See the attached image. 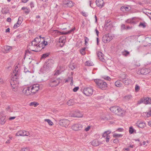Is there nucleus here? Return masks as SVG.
Segmentation results:
<instances>
[{"instance_id":"obj_1","label":"nucleus","mask_w":151,"mask_h":151,"mask_svg":"<svg viewBox=\"0 0 151 151\" xmlns=\"http://www.w3.org/2000/svg\"><path fill=\"white\" fill-rule=\"evenodd\" d=\"M47 44L44 37H36L28 45V48L30 50L35 52L40 51Z\"/></svg>"},{"instance_id":"obj_2","label":"nucleus","mask_w":151,"mask_h":151,"mask_svg":"<svg viewBox=\"0 0 151 151\" xmlns=\"http://www.w3.org/2000/svg\"><path fill=\"white\" fill-rule=\"evenodd\" d=\"M12 75V78L10 82L12 87L14 88L18 83L17 80L19 75L18 70H14Z\"/></svg>"},{"instance_id":"obj_3","label":"nucleus","mask_w":151,"mask_h":151,"mask_svg":"<svg viewBox=\"0 0 151 151\" xmlns=\"http://www.w3.org/2000/svg\"><path fill=\"white\" fill-rule=\"evenodd\" d=\"M110 110L114 113L119 116H122L124 115V111L120 107L114 106L110 108Z\"/></svg>"},{"instance_id":"obj_4","label":"nucleus","mask_w":151,"mask_h":151,"mask_svg":"<svg viewBox=\"0 0 151 151\" xmlns=\"http://www.w3.org/2000/svg\"><path fill=\"white\" fill-rule=\"evenodd\" d=\"M94 81L100 89L104 90L107 88V84L104 81L97 79H94Z\"/></svg>"},{"instance_id":"obj_5","label":"nucleus","mask_w":151,"mask_h":151,"mask_svg":"<svg viewBox=\"0 0 151 151\" xmlns=\"http://www.w3.org/2000/svg\"><path fill=\"white\" fill-rule=\"evenodd\" d=\"M33 95L35 93L40 89V85L38 84H33L29 87Z\"/></svg>"},{"instance_id":"obj_6","label":"nucleus","mask_w":151,"mask_h":151,"mask_svg":"<svg viewBox=\"0 0 151 151\" xmlns=\"http://www.w3.org/2000/svg\"><path fill=\"white\" fill-rule=\"evenodd\" d=\"M142 103H143L145 104H151V99L148 97H146L138 101L137 104H140Z\"/></svg>"},{"instance_id":"obj_7","label":"nucleus","mask_w":151,"mask_h":151,"mask_svg":"<svg viewBox=\"0 0 151 151\" xmlns=\"http://www.w3.org/2000/svg\"><path fill=\"white\" fill-rule=\"evenodd\" d=\"M93 89L92 88L88 87L84 88L83 93L86 96H90L93 93Z\"/></svg>"},{"instance_id":"obj_8","label":"nucleus","mask_w":151,"mask_h":151,"mask_svg":"<svg viewBox=\"0 0 151 151\" xmlns=\"http://www.w3.org/2000/svg\"><path fill=\"white\" fill-rule=\"evenodd\" d=\"M62 80L60 78H58L55 80H52L50 82L49 85L51 87H56L59 85Z\"/></svg>"},{"instance_id":"obj_9","label":"nucleus","mask_w":151,"mask_h":151,"mask_svg":"<svg viewBox=\"0 0 151 151\" xmlns=\"http://www.w3.org/2000/svg\"><path fill=\"white\" fill-rule=\"evenodd\" d=\"M112 38V37L111 35L107 34L103 36L102 40L104 43H106L109 42Z\"/></svg>"},{"instance_id":"obj_10","label":"nucleus","mask_w":151,"mask_h":151,"mask_svg":"<svg viewBox=\"0 0 151 151\" xmlns=\"http://www.w3.org/2000/svg\"><path fill=\"white\" fill-rule=\"evenodd\" d=\"M83 127L81 122H79L73 124L71 127L72 129L75 131H78L81 129Z\"/></svg>"},{"instance_id":"obj_11","label":"nucleus","mask_w":151,"mask_h":151,"mask_svg":"<svg viewBox=\"0 0 151 151\" xmlns=\"http://www.w3.org/2000/svg\"><path fill=\"white\" fill-rule=\"evenodd\" d=\"M70 123L69 121L66 119H62L59 121V124L60 125L65 127H67Z\"/></svg>"},{"instance_id":"obj_12","label":"nucleus","mask_w":151,"mask_h":151,"mask_svg":"<svg viewBox=\"0 0 151 151\" xmlns=\"http://www.w3.org/2000/svg\"><path fill=\"white\" fill-rule=\"evenodd\" d=\"M29 134L28 132L25 130H20L16 134L17 136H28Z\"/></svg>"},{"instance_id":"obj_13","label":"nucleus","mask_w":151,"mask_h":151,"mask_svg":"<svg viewBox=\"0 0 151 151\" xmlns=\"http://www.w3.org/2000/svg\"><path fill=\"white\" fill-rule=\"evenodd\" d=\"M22 92L26 96L33 95L29 87L24 88L22 91Z\"/></svg>"},{"instance_id":"obj_14","label":"nucleus","mask_w":151,"mask_h":151,"mask_svg":"<svg viewBox=\"0 0 151 151\" xmlns=\"http://www.w3.org/2000/svg\"><path fill=\"white\" fill-rule=\"evenodd\" d=\"M122 82L125 85H128L129 84L132 83V81L131 79L128 78L126 77V75H125L124 78H122L121 79Z\"/></svg>"},{"instance_id":"obj_15","label":"nucleus","mask_w":151,"mask_h":151,"mask_svg":"<svg viewBox=\"0 0 151 151\" xmlns=\"http://www.w3.org/2000/svg\"><path fill=\"white\" fill-rule=\"evenodd\" d=\"M72 116L75 117H81L83 116V114L80 111L77 110L72 114Z\"/></svg>"},{"instance_id":"obj_16","label":"nucleus","mask_w":151,"mask_h":151,"mask_svg":"<svg viewBox=\"0 0 151 151\" xmlns=\"http://www.w3.org/2000/svg\"><path fill=\"white\" fill-rule=\"evenodd\" d=\"M75 27H74L72 29H71L69 30V31L64 32H59V31L57 30H55L54 31L55 32V33H59V34H60L62 35H67L69 34H70L72 32H73L75 30Z\"/></svg>"},{"instance_id":"obj_17","label":"nucleus","mask_w":151,"mask_h":151,"mask_svg":"<svg viewBox=\"0 0 151 151\" xmlns=\"http://www.w3.org/2000/svg\"><path fill=\"white\" fill-rule=\"evenodd\" d=\"M96 3L97 6L101 8H102L104 5L103 0H96Z\"/></svg>"},{"instance_id":"obj_18","label":"nucleus","mask_w":151,"mask_h":151,"mask_svg":"<svg viewBox=\"0 0 151 151\" xmlns=\"http://www.w3.org/2000/svg\"><path fill=\"white\" fill-rule=\"evenodd\" d=\"M150 72V69L146 68H142L140 70V73L142 75H146L149 73Z\"/></svg>"},{"instance_id":"obj_19","label":"nucleus","mask_w":151,"mask_h":151,"mask_svg":"<svg viewBox=\"0 0 151 151\" xmlns=\"http://www.w3.org/2000/svg\"><path fill=\"white\" fill-rule=\"evenodd\" d=\"M22 20L23 18L21 17H19L17 22L16 24H14L13 27V28L14 29H16L21 24Z\"/></svg>"},{"instance_id":"obj_20","label":"nucleus","mask_w":151,"mask_h":151,"mask_svg":"<svg viewBox=\"0 0 151 151\" xmlns=\"http://www.w3.org/2000/svg\"><path fill=\"white\" fill-rule=\"evenodd\" d=\"M137 126L141 128H143L146 126L145 123L143 122H138L136 124Z\"/></svg>"},{"instance_id":"obj_21","label":"nucleus","mask_w":151,"mask_h":151,"mask_svg":"<svg viewBox=\"0 0 151 151\" xmlns=\"http://www.w3.org/2000/svg\"><path fill=\"white\" fill-rule=\"evenodd\" d=\"M64 4L68 6L71 7L73 6V4L71 1L65 0L63 1Z\"/></svg>"},{"instance_id":"obj_22","label":"nucleus","mask_w":151,"mask_h":151,"mask_svg":"<svg viewBox=\"0 0 151 151\" xmlns=\"http://www.w3.org/2000/svg\"><path fill=\"white\" fill-rule=\"evenodd\" d=\"M97 55L99 59L101 61L104 62V59L103 57V55L102 53L100 52H97Z\"/></svg>"},{"instance_id":"obj_23","label":"nucleus","mask_w":151,"mask_h":151,"mask_svg":"<svg viewBox=\"0 0 151 151\" xmlns=\"http://www.w3.org/2000/svg\"><path fill=\"white\" fill-rule=\"evenodd\" d=\"M4 52L5 53H7L9 52L12 49V48L11 47L9 46H6L4 47Z\"/></svg>"},{"instance_id":"obj_24","label":"nucleus","mask_w":151,"mask_h":151,"mask_svg":"<svg viewBox=\"0 0 151 151\" xmlns=\"http://www.w3.org/2000/svg\"><path fill=\"white\" fill-rule=\"evenodd\" d=\"M53 62V61L52 59L48 60L46 62L45 64L47 65H48L47 66L50 67L51 68L52 66Z\"/></svg>"},{"instance_id":"obj_25","label":"nucleus","mask_w":151,"mask_h":151,"mask_svg":"<svg viewBox=\"0 0 151 151\" xmlns=\"http://www.w3.org/2000/svg\"><path fill=\"white\" fill-rule=\"evenodd\" d=\"M101 143V142L96 140H94L91 142L92 145L94 146H97Z\"/></svg>"},{"instance_id":"obj_26","label":"nucleus","mask_w":151,"mask_h":151,"mask_svg":"<svg viewBox=\"0 0 151 151\" xmlns=\"http://www.w3.org/2000/svg\"><path fill=\"white\" fill-rule=\"evenodd\" d=\"M134 18L128 19L126 21V22L132 24H135L136 22L134 20Z\"/></svg>"},{"instance_id":"obj_27","label":"nucleus","mask_w":151,"mask_h":151,"mask_svg":"<svg viewBox=\"0 0 151 151\" xmlns=\"http://www.w3.org/2000/svg\"><path fill=\"white\" fill-rule=\"evenodd\" d=\"M65 36H63L60 37L59 38V42L60 43H61L63 44L61 47H62L64 45L63 43L65 42Z\"/></svg>"},{"instance_id":"obj_28","label":"nucleus","mask_w":151,"mask_h":151,"mask_svg":"<svg viewBox=\"0 0 151 151\" xmlns=\"http://www.w3.org/2000/svg\"><path fill=\"white\" fill-rule=\"evenodd\" d=\"M115 86L118 87H122L123 85L122 83H121L120 80H118L115 82Z\"/></svg>"},{"instance_id":"obj_29","label":"nucleus","mask_w":151,"mask_h":151,"mask_svg":"<svg viewBox=\"0 0 151 151\" xmlns=\"http://www.w3.org/2000/svg\"><path fill=\"white\" fill-rule=\"evenodd\" d=\"M5 118V116H4V115L1 116L0 118V122L2 124H4L6 122Z\"/></svg>"},{"instance_id":"obj_30","label":"nucleus","mask_w":151,"mask_h":151,"mask_svg":"<svg viewBox=\"0 0 151 151\" xmlns=\"http://www.w3.org/2000/svg\"><path fill=\"white\" fill-rule=\"evenodd\" d=\"M75 104V101L73 99H71L69 100L67 102V104L68 106H71Z\"/></svg>"},{"instance_id":"obj_31","label":"nucleus","mask_w":151,"mask_h":151,"mask_svg":"<svg viewBox=\"0 0 151 151\" xmlns=\"http://www.w3.org/2000/svg\"><path fill=\"white\" fill-rule=\"evenodd\" d=\"M122 54L124 56L127 57L129 55L130 53L128 51L126 50H124L122 52Z\"/></svg>"},{"instance_id":"obj_32","label":"nucleus","mask_w":151,"mask_h":151,"mask_svg":"<svg viewBox=\"0 0 151 151\" xmlns=\"http://www.w3.org/2000/svg\"><path fill=\"white\" fill-rule=\"evenodd\" d=\"M21 9L22 10H24V12L27 14H28L30 11L29 9H28L27 7H23Z\"/></svg>"},{"instance_id":"obj_33","label":"nucleus","mask_w":151,"mask_h":151,"mask_svg":"<svg viewBox=\"0 0 151 151\" xmlns=\"http://www.w3.org/2000/svg\"><path fill=\"white\" fill-rule=\"evenodd\" d=\"M132 98V96L131 95L126 96L124 97V99L127 101H129L131 100Z\"/></svg>"},{"instance_id":"obj_34","label":"nucleus","mask_w":151,"mask_h":151,"mask_svg":"<svg viewBox=\"0 0 151 151\" xmlns=\"http://www.w3.org/2000/svg\"><path fill=\"white\" fill-rule=\"evenodd\" d=\"M50 53H46L44 54H43L42 55L41 58L45 59L49 56Z\"/></svg>"},{"instance_id":"obj_35","label":"nucleus","mask_w":151,"mask_h":151,"mask_svg":"<svg viewBox=\"0 0 151 151\" xmlns=\"http://www.w3.org/2000/svg\"><path fill=\"white\" fill-rule=\"evenodd\" d=\"M85 64L86 65L89 66H93L94 65L93 63L89 61H86L85 63Z\"/></svg>"},{"instance_id":"obj_36","label":"nucleus","mask_w":151,"mask_h":151,"mask_svg":"<svg viewBox=\"0 0 151 151\" xmlns=\"http://www.w3.org/2000/svg\"><path fill=\"white\" fill-rule=\"evenodd\" d=\"M45 121L47 122L50 126H52L53 125V123L49 119H45Z\"/></svg>"},{"instance_id":"obj_37","label":"nucleus","mask_w":151,"mask_h":151,"mask_svg":"<svg viewBox=\"0 0 151 151\" xmlns=\"http://www.w3.org/2000/svg\"><path fill=\"white\" fill-rule=\"evenodd\" d=\"M38 104H39L38 103L35 102H31L29 104L30 106H34V107L37 106Z\"/></svg>"},{"instance_id":"obj_38","label":"nucleus","mask_w":151,"mask_h":151,"mask_svg":"<svg viewBox=\"0 0 151 151\" xmlns=\"http://www.w3.org/2000/svg\"><path fill=\"white\" fill-rule=\"evenodd\" d=\"M71 81V83H70V85H71V86H72V85H73V77H71V78H68L66 79L65 80V82H68V81Z\"/></svg>"},{"instance_id":"obj_39","label":"nucleus","mask_w":151,"mask_h":151,"mask_svg":"<svg viewBox=\"0 0 151 151\" xmlns=\"http://www.w3.org/2000/svg\"><path fill=\"white\" fill-rule=\"evenodd\" d=\"M47 66V65L45 64L43 67L44 70L46 71L48 70L50 67Z\"/></svg>"},{"instance_id":"obj_40","label":"nucleus","mask_w":151,"mask_h":151,"mask_svg":"<svg viewBox=\"0 0 151 151\" xmlns=\"http://www.w3.org/2000/svg\"><path fill=\"white\" fill-rule=\"evenodd\" d=\"M85 49L86 47H84L82 48L81 50H80V52L81 54H82V55H84L86 54V52L85 51Z\"/></svg>"},{"instance_id":"obj_41","label":"nucleus","mask_w":151,"mask_h":151,"mask_svg":"<svg viewBox=\"0 0 151 151\" xmlns=\"http://www.w3.org/2000/svg\"><path fill=\"white\" fill-rule=\"evenodd\" d=\"M122 136L123 135L122 134H117L116 133L114 134L113 135V137L116 138L121 137H122Z\"/></svg>"},{"instance_id":"obj_42","label":"nucleus","mask_w":151,"mask_h":151,"mask_svg":"<svg viewBox=\"0 0 151 151\" xmlns=\"http://www.w3.org/2000/svg\"><path fill=\"white\" fill-rule=\"evenodd\" d=\"M134 129L132 127H131L129 128V132L130 134H132L134 132Z\"/></svg>"},{"instance_id":"obj_43","label":"nucleus","mask_w":151,"mask_h":151,"mask_svg":"<svg viewBox=\"0 0 151 151\" xmlns=\"http://www.w3.org/2000/svg\"><path fill=\"white\" fill-rule=\"evenodd\" d=\"M139 26L140 27H142L144 28L146 27V25L145 23L140 22Z\"/></svg>"},{"instance_id":"obj_44","label":"nucleus","mask_w":151,"mask_h":151,"mask_svg":"<svg viewBox=\"0 0 151 151\" xmlns=\"http://www.w3.org/2000/svg\"><path fill=\"white\" fill-rule=\"evenodd\" d=\"M21 151H29V149L28 147L22 148Z\"/></svg>"},{"instance_id":"obj_45","label":"nucleus","mask_w":151,"mask_h":151,"mask_svg":"<svg viewBox=\"0 0 151 151\" xmlns=\"http://www.w3.org/2000/svg\"><path fill=\"white\" fill-rule=\"evenodd\" d=\"M135 91H139V90L140 89L139 86L138 85H136L135 86Z\"/></svg>"},{"instance_id":"obj_46","label":"nucleus","mask_w":151,"mask_h":151,"mask_svg":"<svg viewBox=\"0 0 151 151\" xmlns=\"http://www.w3.org/2000/svg\"><path fill=\"white\" fill-rule=\"evenodd\" d=\"M121 29L122 30H125L126 29L125 25L124 24H122L121 26Z\"/></svg>"},{"instance_id":"obj_47","label":"nucleus","mask_w":151,"mask_h":151,"mask_svg":"<svg viewBox=\"0 0 151 151\" xmlns=\"http://www.w3.org/2000/svg\"><path fill=\"white\" fill-rule=\"evenodd\" d=\"M24 72L25 73H27V72L31 73V71H29L28 69L26 68L25 67L24 68Z\"/></svg>"},{"instance_id":"obj_48","label":"nucleus","mask_w":151,"mask_h":151,"mask_svg":"<svg viewBox=\"0 0 151 151\" xmlns=\"http://www.w3.org/2000/svg\"><path fill=\"white\" fill-rule=\"evenodd\" d=\"M79 89V87H75L73 90V91L74 92H76Z\"/></svg>"},{"instance_id":"obj_49","label":"nucleus","mask_w":151,"mask_h":151,"mask_svg":"<svg viewBox=\"0 0 151 151\" xmlns=\"http://www.w3.org/2000/svg\"><path fill=\"white\" fill-rule=\"evenodd\" d=\"M60 73L59 70H57L54 74V76H57Z\"/></svg>"},{"instance_id":"obj_50","label":"nucleus","mask_w":151,"mask_h":151,"mask_svg":"<svg viewBox=\"0 0 151 151\" xmlns=\"http://www.w3.org/2000/svg\"><path fill=\"white\" fill-rule=\"evenodd\" d=\"M110 137V136H106V137L105 138V139H106V142H109Z\"/></svg>"},{"instance_id":"obj_51","label":"nucleus","mask_w":151,"mask_h":151,"mask_svg":"<svg viewBox=\"0 0 151 151\" xmlns=\"http://www.w3.org/2000/svg\"><path fill=\"white\" fill-rule=\"evenodd\" d=\"M30 6L31 8L34 7V4L33 2H31L30 4Z\"/></svg>"},{"instance_id":"obj_52","label":"nucleus","mask_w":151,"mask_h":151,"mask_svg":"<svg viewBox=\"0 0 151 151\" xmlns=\"http://www.w3.org/2000/svg\"><path fill=\"white\" fill-rule=\"evenodd\" d=\"M104 79H105V80H108L109 81H110L111 80L110 78L109 77V76H107V77H104Z\"/></svg>"},{"instance_id":"obj_53","label":"nucleus","mask_w":151,"mask_h":151,"mask_svg":"<svg viewBox=\"0 0 151 151\" xmlns=\"http://www.w3.org/2000/svg\"><path fill=\"white\" fill-rule=\"evenodd\" d=\"M85 44H86L87 43H88V41L89 39L87 37H85Z\"/></svg>"},{"instance_id":"obj_54","label":"nucleus","mask_w":151,"mask_h":151,"mask_svg":"<svg viewBox=\"0 0 151 151\" xmlns=\"http://www.w3.org/2000/svg\"><path fill=\"white\" fill-rule=\"evenodd\" d=\"M90 128V126H88L85 129V130L86 132L88 131L89 130Z\"/></svg>"},{"instance_id":"obj_55","label":"nucleus","mask_w":151,"mask_h":151,"mask_svg":"<svg viewBox=\"0 0 151 151\" xmlns=\"http://www.w3.org/2000/svg\"><path fill=\"white\" fill-rule=\"evenodd\" d=\"M121 10L123 12H125V9L124 6H122L121 8Z\"/></svg>"},{"instance_id":"obj_56","label":"nucleus","mask_w":151,"mask_h":151,"mask_svg":"<svg viewBox=\"0 0 151 151\" xmlns=\"http://www.w3.org/2000/svg\"><path fill=\"white\" fill-rule=\"evenodd\" d=\"M113 142L114 143H117L119 142V140L118 139H114Z\"/></svg>"},{"instance_id":"obj_57","label":"nucleus","mask_w":151,"mask_h":151,"mask_svg":"<svg viewBox=\"0 0 151 151\" xmlns=\"http://www.w3.org/2000/svg\"><path fill=\"white\" fill-rule=\"evenodd\" d=\"M95 31L97 35V37H99V31H98V30L96 28V29H95Z\"/></svg>"},{"instance_id":"obj_58","label":"nucleus","mask_w":151,"mask_h":151,"mask_svg":"<svg viewBox=\"0 0 151 151\" xmlns=\"http://www.w3.org/2000/svg\"><path fill=\"white\" fill-rule=\"evenodd\" d=\"M82 14L84 17H86L87 15L85 12H82L81 13Z\"/></svg>"},{"instance_id":"obj_59","label":"nucleus","mask_w":151,"mask_h":151,"mask_svg":"<svg viewBox=\"0 0 151 151\" xmlns=\"http://www.w3.org/2000/svg\"><path fill=\"white\" fill-rule=\"evenodd\" d=\"M123 129L121 128H119L117 129L116 131L120 132H122L123 131Z\"/></svg>"},{"instance_id":"obj_60","label":"nucleus","mask_w":151,"mask_h":151,"mask_svg":"<svg viewBox=\"0 0 151 151\" xmlns=\"http://www.w3.org/2000/svg\"><path fill=\"white\" fill-rule=\"evenodd\" d=\"M106 136H109V135H107V134H106L105 132L104 133L103 135V136L105 137H106Z\"/></svg>"},{"instance_id":"obj_61","label":"nucleus","mask_w":151,"mask_h":151,"mask_svg":"<svg viewBox=\"0 0 151 151\" xmlns=\"http://www.w3.org/2000/svg\"><path fill=\"white\" fill-rule=\"evenodd\" d=\"M105 132L107 134V135H108L109 134H110L111 133V131L109 130L107 131H105Z\"/></svg>"},{"instance_id":"obj_62","label":"nucleus","mask_w":151,"mask_h":151,"mask_svg":"<svg viewBox=\"0 0 151 151\" xmlns=\"http://www.w3.org/2000/svg\"><path fill=\"white\" fill-rule=\"evenodd\" d=\"M149 116H151V110L147 113V116L148 117Z\"/></svg>"},{"instance_id":"obj_63","label":"nucleus","mask_w":151,"mask_h":151,"mask_svg":"<svg viewBox=\"0 0 151 151\" xmlns=\"http://www.w3.org/2000/svg\"><path fill=\"white\" fill-rule=\"evenodd\" d=\"M6 21L8 22H11V18L9 17L7 18Z\"/></svg>"},{"instance_id":"obj_64","label":"nucleus","mask_w":151,"mask_h":151,"mask_svg":"<svg viewBox=\"0 0 151 151\" xmlns=\"http://www.w3.org/2000/svg\"><path fill=\"white\" fill-rule=\"evenodd\" d=\"M132 28V26L130 27L129 26H127V27L126 28V30L131 29Z\"/></svg>"}]
</instances>
